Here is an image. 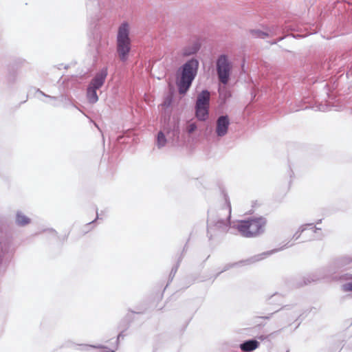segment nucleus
Returning <instances> with one entry per match:
<instances>
[{"label": "nucleus", "mask_w": 352, "mask_h": 352, "mask_svg": "<svg viewBox=\"0 0 352 352\" xmlns=\"http://www.w3.org/2000/svg\"><path fill=\"white\" fill-rule=\"evenodd\" d=\"M199 63L195 59L187 61L182 67L181 76L177 80V85L180 94H185L196 76Z\"/></svg>", "instance_id": "obj_1"}, {"label": "nucleus", "mask_w": 352, "mask_h": 352, "mask_svg": "<svg viewBox=\"0 0 352 352\" xmlns=\"http://www.w3.org/2000/svg\"><path fill=\"white\" fill-rule=\"evenodd\" d=\"M265 225V218L257 217L239 221L236 225V229L241 235L252 237L262 233Z\"/></svg>", "instance_id": "obj_2"}, {"label": "nucleus", "mask_w": 352, "mask_h": 352, "mask_svg": "<svg viewBox=\"0 0 352 352\" xmlns=\"http://www.w3.org/2000/svg\"><path fill=\"white\" fill-rule=\"evenodd\" d=\"M130 50L129 25L123 23L120 25L117 35V52L121 60H127Z\"/></svg>", "instance_id": "obj_3"}, {"label": "nucleus", "mask_w": 352, "mask_h": 352, "mask_svg": "<svg viewBox=\"0 0 352 352\" xmlns=\"http://www.w3.org/2000/svg\"><path fill=\"white\" fill-rule=\"evenodd\" d=\"M210 94L203 90L197 97L195 103V116L200 121H205L208 118Z\"/></svg>", "instance_id": "obj_4"}, {"label": "nucleus", "mask_w": 352, "mask_h": 352, "mask_svg": "<svg viewBox=\"0 0 352 352\" xmlns=\"http://www.w3.org/2000/svg\"><path fill=\"white\" fill-rule=\"evenodd\" d=\"M107 76V69L104 68L90 82L87 90V98L90 103L94 104L98 100L96 91L104 85Z\"/></svg>", "instance_id": "obj_5"}, {"label": "nucleus", "mask_w": 352, "mask_h": 352, "mask_svg": "<svg viewBox=\"0 0 352 352\" xmlns=\"http://www.w3.org/2000/svg\"><path fill=\"white\" fill-rule=\"evenodd\" d=\"M232 66L225 55L219 57L217 61V70L219 79L223 84H227L229 80Z\"/></svg>", "instance_id": "obj_6"}, {"label": "nucleus", "mask_w": 352, "mask_h": 352, "mask_svg": "<svg viewBox=\"0 0 352 352\" xmlns=\"http://www.w3.org/2000/svg\"><path fill=\"white\" fill-rule=\"evenodd\" d=\"M230 124L229 119L228 116H220L217 121L216 133L218 136H224L228 129Z\"/></svg>", "instance_id": "obj_7"}, {"label": "nucleus", "mask_w": 352, "mask_h": 352, "mask_svg": "<svg viewBox=\"0 0 352 352\" xmlns=\"http://www.w3.org/2000/svg\"><path fill=\"white\" fill-rule=\"evenodd\" d=\"M15 222L19 226H25L31 223V219L21 211H19L16 214Z\"/></svg>", "instance_id": "obj_8"}, {"label": "nucleus", "mask_w": 352, "mask_h": 352, "mask_svg": "<svg viewBox=\"0 0 352 352\" xmlns=\"http://www.w3.org/2000/svg\"><path fill=\"white\" fill-rule=\"evenodd\" d=\"M258 345H259V343L258 341L252 340L246 341V342H243V344H241L240 345V349L243 351L250 352V351H254L256 349H257Z\"/></svg>", "instance_id": "obj_9"}, {"label": "nucleus", "mask_w": 352, "mask_h": 352, "mask_svg": "<svg viewBox=\"0 0 352 352\" xmlns=\"http://www.w3.org/2000/svg\"><path fill=\"white\" fill-rule=\"evenodd\" d=\"M166 143V139L164 134L162 132H159L157 138V145L158 148H162L165 146Z\"/></svg>", "instance_id": "obj_10"}, {"label": "nucleus", "mask_w": 352, "mask_h": 352, "mask_svg": "<svg viewBox=\"0 0 352 352\" xmlns=\"http://www.w3.org/2000/svg\"><path fill=\"white\" fill-rule=\"evenodd\" d=\"M316 229L312 224L307 225L305 228H302L301 233H305V235L315 233Z\"/></svg>", "instance_id": "obj_11"}, {"label": "nucleus", "mask_w": 352, "mask_h": 352, "mask_svg": "<svg viewBox=\"0 0 352 352\" xmlns=\"http://www.w3.org/2000/svg\"><path fill=\"white\" fill-rule=\"evenodd\" d=\"M228 215H230V206H228ZM228 217L229 216H228L226 219H221V220L219 221L217 223V224H219L218 226L219 227H221L223 226H226L227 223L228 222Z\"/></svg>", "instance_id": "obj_12"}, {"label": "nucleus", "mask_w": 352, "mask_h": 352, "mask_svg": "<svg viewBox=\"0 0 352 352\" xmlns=\"http://www.w3.org/2000/svg\"><path fill=\"white\" fill-rule=\"evenodd\" d=\"M197 129V124L195 122L189 123L186 127L188 133H192Z\"/></svg>", "instance_id": "obj_13"}, {"label": "nucleus", "mask_w": 352, "mask_h": 352, "mask_svg": "<svg viewBox=\"0 0 352 352\" xmlns=\"http://www.w3.org/2000/svg\"><path fill=\"white\" fill-rule=\"evenodd\" d=\"M197 51V48L196 47H193L189 50H184L183 55L184 56H190L191 54L196 53Z\"/></svg>", "instance_id": "obj_14"}, {"label": "nucleus", "mask_w": 352, "mask_h": 352, "mask_svg": "<svg viewBox=\"0 0 352 352\" xmlns=\"http://www.w3.org/2000/svg\"><path fill=\"white\" fill-rule=\"evenodd\" d=\"M342 289L345 292H352V283H348L342 286Z\"/></svg>", "instance_id": "obj_15"}, {"label": "nucleus", "mask_w": 352, "mask_h": 352, "mask_svg": "<svg viewBox=\"0 0 352 352\" xmlns=\"http://www.w3.org/2000/svg\"><path fill=\"white\" fill-rule=\"evenodd\" d=\"M256 35H257L258 36H266L267 34L263 33V32H254Z\"/></svg>", "instance_id": "obj_16"}, {"label": "nucleus", "mask_w": 352, "mask_h": 352, "mask_svg": "<svg viewBox=\"0 0 352 352\" xmlns=\"http://www.w3.org/2000/svg\"><path fill=\"white\" fill-rule=\"evenodd\" d=\"M303 234V233H301V232H300V234H298V236H300V234Z\"/></svg>", "instance_id": "obj_17"}]
</instances>
